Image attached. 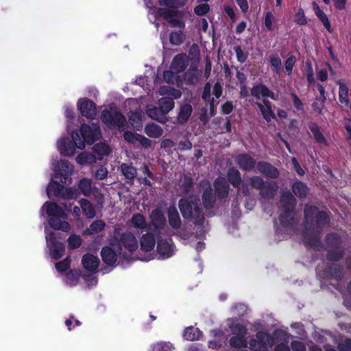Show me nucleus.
I'll list each match as a JSON object with an SVG mask.
<instances>
[{"instance_id": "nucleus-1", "label": "nucleus", "mask_w": 351, "mask_h": 351, "mask_svg": "<svg viewBox=\"0 0 351 351\" xmlns=\"http://www.w3.org/2000/svg\"><path fill=\"white\" fill-rule=\"evenodd\" d=\"M227 181L237 189L243 197L253 195V190L259 192L260 197L266 200L273 199L277 194L278 185L274 180H264L261 176H246L242 180L240 171L234 167L227 170Z\"/></svg>"}, {"instance_id": "nucleus-2", "label": "nucleus", "mask_w": 351, "mask_h": 351, "mask_svg": "<svg viewBox=\"0 0 351 351\" xmlns=\"http://www.w3.org/2000/svg\"><path fill=\"white\" fill-rule=\"evenodd\" d=\"M330 213L328 210H319L315 205L306 204L304 207V230L301 237L303 243L315 251H320L322 243L320 234L330 223Z\"/></svg>"}, {"instance_id": "nucleus-3", "label": "nucleus", "mask_w": 351, "mask_h": 351, "mask_svg": "<svg viewBox=\"0 0 351 351\" xmlns=\"http://www.w3.org/2000/svg\"><path fill=\"white\" fill-rule=\"evenodd\" d=\"M178 207L184 219L192 221L197 226L204 225L205 217L197 195H193L180 199Z\"/></svg>"}, {"instance_id": "nucleus-4", "label": "nucleus", "mask_w": 351, "mask_h": 351, "mask_svg": "<svg viewBox=\"0 0 351 351\" xmlns=\"http://www.w3.org/2000/svg\"><path fill=\"white\" fill-rule=\"evenodd\" d=\"M71 136L73 141L63 137L58 141V149L60 154L71 156L74 154L75 147L80 149L85 148L88 138V125L82 124L80 131L72 133Z\"/></svg>"}, {"instance_id": "nucleus-5", "label": "nucleus", "mask_w": 351, "mask_h": 351, "mask_svg": "<svg viewBox=\"0 0 351 351\" xmlns=\"http://www.w3.org/2000/svg\"><path fill=\"white\" fill-rule=\"evenodd\" d=\"M324 244L327 251L326 255L327 261L339 262L343 258L346 250L342 245V239L338 233L333 232L327 233L324 237Z\"/></svg>"}, {"instance_id": "nucleus-6", "label": "nucleus", "mask_w": 351, "mask_h": 351, "mask_svg": "<svg viewBox=\"0 0 351 351\" xmlns=\"http://www.w3.org/2000/svg\"><path fill=\"white\" fill-rule=\"evenodd\" d=\"M110 245L116 246L119 252L122 251V246L130 252H134L138 248V241L135 236L130 232H123L120 228L114 229Z\"/></svg>"}, {"instance_id": "nucleus-7", "label": "nucleus", "mask_w": 351, "mask_h": 351, "mask_svg": "<svg viewBox=\"0 0 351 351\" xmlns=\"http://www.w3.org/2000/svg\"><path fill=\"white\" fill-rule=\"evenodd\" d=\"M101 121L110 128H117L119 131H123L128 127L125 116L120 111L105 109L101 114Z\"/></svg>"}, {"instance_id": "nucleus-8", "label": "nucleus", "mask_w": 351, "mask_h": 351, "mask_svg": "<svg viewBox=\"0 0 351 351\" xmlns=\"http://www.w3.org/2000/svg\"><path fill=\"white\" fill-rule=\"evenodd\" d=\"M74 171L73 165L68 160H60L55 165V182H60L64 184L71 183V175Z\"/></svg>"}, {"instance_id": "nucleus-9", "label": "nucleus", "mask_w": 351, "mask_h": 351, "mask_svg": "<svg viewBox=\"0 0 351 351\" xmlns=\"http://www.w3.org/2000/svg\"><path fill=\"white\" fill-rule=\"evenodd\" d=\"M91 181L89 180V219L101 213L104 208V196L99 190L91 189Z\"/></svg>"}, {"instance_id": "nucleus-10", "label": "nucleus", "mask_w": 351, "mask_h": 351, "mask_svg": "<svg viewBox=\"0 0 351 351\" xmlns=\"http://www.w3.org/2000/svg\"><path fill=\"white\" fill-rule=\"evenodd\" d=\"M57 237L53 232L45 236L47 246L49 251V255L53 259L57 260L63 256L65 252V245L63 243L57 240Z\"/></svg>"}, {"instance_id": "nucleus-11", "label": "nucleus", "mask_w": 351, "mask_h": 351, "mask_svg": "<svg viewBox=\"0 0 351 351\" xmlns=\"http://www.w3.org/2000/svg\"><path fill=\"white\" fill-rule=\"evenodd\" d=\"M199 186L203 189L202 193V201L204 208L206 210L213 208L217 203V197L214 193L210 182L203 180L200 182Z\"/></svg>"}, {"instance_id": "nucleus-12", "label": "nucleus", "mask_w": 351, "mask_h": 351, "mask_svg": "<svg viewBox=\"0 0 351 351\" xmlns=\"http://www.w3.org/2000/svg\"><path fill=\"white\" fill-rule=\"evenodd\" d=\"M46 209L47 215L52 217H59L62 219L67 217L65 210L69 211L71 208V204L66 202H60V204L47 202L43 206V209Z\"/></svg>"}, {"instance_id": "nucleus-13", "label": "nucleus", "mask_w": 351, "mask_h": 351, "mask_svg": "<svg viewBox=\"0 0 351 351\" xmlns=\"http://www.w3.org/2000/svg\"><path fill=\"white\" fill-rule=\"evenodd\" d=\"M250 94L256 99H260L261 96H262L263 97H269L274 101L278 100V95L263 83L254 84L250 89Z\"/></svg>"}, {"instance_id": "nucleus-14", "label": "nucleus", "mask_w": 351, "mask_h": 351, "mask_svg": "<svg viewBox=\"0 0 351 351\" xmlns=\"http://www.w3.org/2000/svg\"><path fill=\"white\" fill-rule=\"evenodd\" d=\"M235 162L239 167L243 171L250 172L255 167L257 168L256 160L250 154L246 153L239 154L235 158Z\"/></svg>"}, {"instance_id": "nucleus-15", "label": "nucleus", "mask_w": 351, "mask_h": 351, "mask_svg": "<svg viewBox=\"0 0 351 351\" xmlns=\"http://www.w3.org/2000/svg\"><path fill=\"white\" fill-rule=\"evenodd\" d=\"M257 170L263 176L268 179H277L280 176V171L267 161L257 162Z\"/></svg>"}, {"instance_id": "nucleus-16", "label": "nucleus", "mask_w": 351, "mask_h": 351, "mask_svg": "<svg viewBox=\"0 0 351 351\" xmlns=\"http://www.w3.org/2000/svg\"><path fill=\"white\" fill-rule=\"evenodd\" d=\"M214 193L219 199L226 198L230 193V184L222 176L217 178L213 182Z\"/></svg>"}, {"instance_id": "nucleus-17", "label": "nucleus", "mask_w": 351, "mask_h": 351, "mask_svg": "<svg viewBox=\"0 0 351 351\" xmlns=\"http://www.w3.org/2000/svg\"><path fill=\"white\" fill-rule=\"evenodd\" d=\"M94 154L89 153V164L95 163L96 160H101L104 156H108L111 152L110 146L106 143H98L93 145Z\"/></svg>"}, {"instance_id": "nucleus-18", "label": "nucleus", "mask_w": 351, "mask_h": 351, "mask_svg": "<svg viewBox=\"0 0 351 351\" xmlns=\"http://www.w3.org/2000/svg\"><path fill=\"white\" fill-rule=\"evenodd\" d=\"M121 253L117 251L116 246H104L101 250V256L105 264L112 266L117 263L118 256Z\"/></svg>"}, {"instance_id": "nucleus-19", "label": "nucleus", "mask_w": 351, "mask_h": 351, "mask_svg": "<svg viewBox=\"0 0 351 351\" xmlns=\"http://www.w3.org/2000/svg\"><path fill=\"white\" fill-rule=\"evenodd\" d=\"M236 328L238 330V333L230 338V346L234 348H246L247 345L245 339L246 328L239 324L236 326Z\"/></svg>"}, {"instance_id": "nucleus-20", "label": "nucleus", "mask_w": 351, "mask_h": 351, "mask_svg": "<svg viewBox=\"0 0 351 351\" xmlns=\"http://www.w3.org/2000/svg\"><path fill=\"white\" fill-rule=\"evenodd\" d=\"M295 210H281L279 215V221L284 228H293L295 226L298 221L295 217Z\"/></svg>"}, {"instance_id": "nucleus-21", "label": "nucleus", "mask_w": 351, "mask_h": 351, "mask_svg": "<svg viewBox=\"0 0 351 351\" xmlns=\"http://www.w3.org/2000/svg\"><path fill=\"white\" fill-rule=\"evenodd\" d=\"M256 339H252L250 342V348L252 351H268L265 339L268 333L265 331H259L256 333Z\"/></svg>"}, {"instance_id": "nucleus-22", "label": "nucleus", "mask_w": 351, "mask_h": 351, "mask_svg": "<svg viewBox=\"0 0 351 351\" xmlns=\"http://www.w3.org/2000/svg\"><path fill=\"white\" fill-rule=\"evenodd\" d=\"M158 108H154L148 111L147 114L154 118L152 112H155L158 110V109L161 111L163 114H168L175 106L174 100L172 98L167 97H161L158 100Z\"/></svg>"}, {"instance_id": "nucleus-23", "label": "nucleus", "mask_w": 351, "mask_h": 351, "mask_svg": "<svg viewBox=\"0 0 351 351\" xmlns=\"http://www.w3.org/2000/svg\"><path fill=\"white\" fill-rule=\"evenodd\" d=\"M169 226L174 230H178L182 225L181 218L174 204L170 205L167 210Z\"/></svg>"}, {"instance_id": "nucleus-24", "label": "nucleus", "mask_w": 351, "mask_h": 351, "mask_svg": "<svg viewBox=\"0 0 351 351\" xmlns=\"http://www.w3.org/2000/svg\"><path fill=\"white\" fill-rule=\"evenodd\" d=\"M324 274L327 278H333L337 281H341L343 277V269L339 265L331 264L326 266L324 269Z\"/></svg>"}, {"instance_id": "nucleus-25", "label": "nucleus", "mask_w": 351, "mask_h": 351, "mask_svg": "<svg viewBox=\"0 0 351 351\" xmlns=\"http://www.w3.org/2000/svg\"><path fill=\"white\" fill-rule=\"evenodd\" d=\"M188 66V60L184 53H179L173 58L170 69L179 73L184 71Z\"/></svg>"}, {"instance_id": "nucleus-26", "label": "nucleus", "mask_w": 351, "mask_h": 351, "mask_svg": "<svg viewBox=\"0 0 351 351\" xmlns=\"http://www.w3.org/2000/svg\"><path fill=\"white\" fill-rule=\"evenodd\" d=\"M281 210H295L297 200L293 195L289 191L284 192L280 199Z\"/></svg>"}, {"instance_id": "nucleus-27", "label": "nucleus", "mask_w": 351, "mask_h": 351, "mask_svg": "<svg viewBox=\"0 0 351 351\" xmlns=\"http://www.w3.org/2000/svg\"><path fill=\"white\" fill-rule=\"evenodd\" d=\"M312 8L315 12V14L322 22L324 27L327 29V31L331 33L332 32V28L330 24V21L328 16L324 13L323 10H321L319 5L317 3L316 1L312 2Z\"/></svg>"}, {"instance_id": "nucleus-28", "label": "nucleus", "mask_w": 351, "mask_h": 351, "mask_svg": "<svg viewBox=\"0 0 351 351\" xmlns=\"http://www.w3.org/2000/svg\"><path fill=\"white\" fill-rule=\"evenodd\" d=\"M152 223L157 230H162L166 225V219L162 211L158 208L153 210L150 215Z\"/></svg>"}, {"instance_id": "nucleus-29", "label": "nucleus", "mask_w": 351, "mask_h": 351, "mask_svg": "<svg viewBox=\"0 0 351 351\" xmlns=\"http://www.w3.org/2000/svg\"><path fill=\"white\" fill-rule=\"evenodd\" d=\"M157 252L163 258L171 257L173 254V247L166 239H160L157 242Z\"/></svg>"}, {"instance_id": "nucleus-30", "label": "nucleus", "mask_w": 351, "mask_h": 351, "mask_svg": "<svg viewBox=\"0 0 351 351\" xmlns=\"http://www.w3.org/2000/svg\"><path fill=\"white\" fill-rule=\"evenodd\" d=\"M141 248L143 251L150 252L156 245L155 235L152 232H147L140 239Z\"/></svg>"}, {"instance_id": "nucleus-31", "label": "nucleus", "mask_w": 351, "mask_h": 351, "mask_svg": "<svg viewBox=\"0 0 351 351\" xmlns=\"http://www.w3.org/2000/svg\"><path fill=\"white\" fill-rule=\"evenodd\" d=\"M193 112V107L190 104H184L180 105L179 112L177 115V121L180 124L186 123L191 117Z\"/></svg>"}, {"instance_id": "nucleus-32", "label": "nucleus", "mask_w": 351, "mask_h": 351, "mask_svg": "<svg viewBox=\"0 0 351 351\" xmlns=\"http://www.w3.org/2000/svg\"><path fill=\"white\" fill-rule=\"evenodd\" d=\"M293 194L300 199L306 198L309 191L307 185L300 180H297L291 185Z\"/></svg>"}, {"instance_id": "nucleus-33", "label": "nucleus", "mask_w": 351, "mask_h": 351, "mask_svg": "<svg viewBox=\"0 0 351 351\" xmlns=\"http://www.w3.org/2000/svg\"><path fill=\"white\" fill-rule=\"evenodd\" d=\"M339 85V100L341 104L348 106L350 104L349 88L342 80L337 81Z\"/></svg>"}, {"instance_id": "nucleus-34", "label": "nucleus", "mask_w": 351, "mask_h": 351, "mask_svg": "<svg viewBox=\"0 0 351 351\" xmlns=\"http://www.w3.org/2000/svg\"><path fill=\"white\" fill-rule=\"evenodd\" d=\"M308 127L313 134L315 141L321 145H328L327 140L320 131L318 125L315 122L308 123Z\"/></svg>"}, {"instance_id": "nucleus-35", "label": "nucleus", "mask_w": 351, "mask_h": 351, "mask_svg": "<svg viewBox=\"0 0 351 351\" xmlns=\"http://www.w3.org/2000/svg\"><path fill=\"white\" fill-rule=\"evenodd\" d=\"M159 93L160 95L167 96V98H172L173 100L178 99L182 96V92L179 89L168 86H161Z\"/></svg>"}, {"instance_id": "nucleus-36", "label": "nucleus", "mask_w": 351, "mask_h": 351, "mask_svg": "<svg viewBox=\"0 0 351 351\" xmlns=\"http://www.w3.org/2000/svg\"><path fill=\"white\" fill-rule=\"evenodd\" d=\"M120 171L125 178L133 181L137 175L136 169L132 164L122 163L120 165Z\"/></svg>"}, {"instance_id": "nucleus-37", "label": "nucleus", "mask_w": 351, "mask_h": 351, "mask_svg": "<svg viewBox=\"0 0 351 351\" xmlns=\"http://www.w3.org/2000/svg\"><path fill=\"white\" fill-rule=\"evenodd\" d=\"M59 217H53L49 221V224L54 230H60L64 232L70 230V225L68 222L62 221Z\"/></svg>"}, {"instance_id": "nucleus-38", "label": "nucleus", "mask_w": 351, "mask_h": 351, "mask_svg": "<svg viewBox=\"0 0 351 351\" xmlns=\"http://www.w3.org/2000/svg\"><path fill=\"white\" fill-rule=\"evenodd\" d=\"M202 335V332L193 326H189L185 328L183 332V337L188 341H194L199 339Z\"/></svg>"}, {"instance_id": "nucleus-39", "label": "nucleus", "mask_w": 351, "mask_h": 351, "mask_svg": "<svg viewBox=\"0 0 351 351\" xmlns=\"http://www.w3.org/2000/svg\"><path fill=\"white\" fill-rule=\"evenodd\" d=\"M145 132L148 136L157 138L162 136L163 130L159 125L153 123L145 127Z\"/></svg>"}, {"instance_id": "nucleus-40", "label": "nucleus", "mask_w": 351, "mask_h": 351, "mask_svg": "<svg viewBox=\"0 0 351 351\" xmlns=\"http://www.w3.org/2000/svg\"><path fill=\"white\" fill-rule=\"evenodd\" d=\"M160 16H162L169 22V20L176 16H182V12L173 8H160L158 11Z\"/></svg>"}, {"instance_id": "nucleus-41", "label": "nucleus", "mask_w": 351, "mask_h": 351, "mask_svg": "<svg viewBox=\"0 0 351 351\" xmlns=\"http://www.w3.org/2000/svg\"><path fill=\"white\" fill-rule=\"evenodd\" d=\"M256 105L260 110L263 119L267 123H270L271 119H276V115L272 110V108H265L261 103H256Z\"/></svg>"}, {"instance_id": "nucleus-42", "label": "nucleus", "mask_w": 351, "mask_h": 351, "mask_svg": "<svg viewBox=\"0 0 351 351\" xmlns=\"http://www.w3.org/2000/svg\"><path fill=\"white\" fill-rule=\"evenodd\" d=\"M185 39V35L182 30L171 32L169 34V42L172 45L179 46Z\"/></svg>"}, {"instance_id": "nucleus-43", "label": "nucleus", "mask_w": 351, "mask_h": 351, "mask_svg": "<svg viewBox=\"0 0 351 351\" xmlns=\"http://www.w3.org/2000/svg\"><path fill=\"white\" fill-rule=\"evenodd\" d=\"M101 132L99 126L93 125H89V146L101 138Z\"/></svg>"}, {"instance_id": "nucleus-44", "label": "nucleus", "mask_w": 351, "mask_h": 351, "mask_svg": "<svg viewBox=\"0 0 351 351\" xmlns=\"http://www.w3.org/2000/svg\"><path fill=\"white\" fill-rule=\"evenodd\" d=\"M186 0H158L160 5L178 10L186 4Z\"/></svg>"}, {"instance_id": "nucleus-45", "label": "nucleus", "mask_w": 351, "mask_h": 351, "mask_svg": "<svg viewBox=\"0 0 351 351\" xmlns=\"http://www.w3.org/2000/svg\"><path fill=\"white\" fill-rule=\"evenodd\" d=\"M131 223L136 228L143 229L147 227L145 217L141 213H135L132 215Z\"/></svg>"}, {"instance_id": "nucleus-46", "label": "nucleus", "mask_w": 351, "mask_h": 351, "mask_svg": "<svg viewBox=\"0 0 351 351\" xmlns=\"http://www.w3.org/2000/svg\"><path fill=\"white\" fill-rule=\"evenodd\" d=\"M194 182L191 177L185 176L181 184L180 188L184 195H189L193 190Z\"/></svg>"}, {"instance_id": "nucleus-47", "label": "nucleus", "mask_w": 351, "mask_h": 351, "mask_svg": "<svg viewBox=\"0 0 351 351\" xmlns=\"http://www.w3.org/2000/svg\"><path fill=\"white\" fill-rule=\"evenodd\" d=\"M81 271L79 269H72L66 274V283L69 285H75L77 283L80 278L81 277Z\"/></svg>"}, {"instance_id": "nucleus-48", "label": "nucleus", "mask_w": 351, "mask_h": 351, "mask_svg": "<svg viewBox=\"0 0 351 351\" xmlns=\"http://www.w3.org/2000/svg\"><path fill=\"white\" fill-rule=\"evenodd\" d=\"M91 169L94 176L97 180H102L107 177L108 170L104 165H101L95 166V169L93 167Z\"/></svg>"}, {"instance_id": "nucleus-49", "label": "nucleus", "mask_w": 351, "mask_h": 351, "mask_svg": "<svg viewBox=\"0 0 351 351\" xmlns=\"http://www.w3.org/2000/svg\"><path fill=\"white\" fill-rule=\"evenodd\" d=\"M105 227L106 223L103 220L97 219L89 226V234L99 233L104 230Z\"/></svg>"}, {"instance_id": "nucleus-50", "label": "nucleus", "mask_w": 351, "mask_h": 351, "mask_svg": "<svg viewBox=\"0 0 351 351\" xmlns=\"http://www.w3.org/2000/svg\"><path fill=\"white\" fill-rule=\"evenodd\" d=\"M80 207L75 206L73 208V214L79 217L81 214V211L83 212L84 215L88 216V201L82 199L80 201Z\"/></svg>"}, {"instance_id": "nucleus-51", "label": "nucleus", "mask_w": 351, "mask_h": 351, "mask_svg": "<svg viewBox=\"0 0 351 351\" xmlns=\"http://www.w3.org/2000/svg\"><path fill=\"white\" fill-rule=\"evenodd\" d=\"M70 249L78 248L82 244V239L79 235L71 234L67 239Z\"/></svg>"}, {"instance_id": "nucleus-52", "label": "nucleus", "mask_w": 351, "mask_h": 351, "mask_svg": "<svg viewBox=\"0 0 351 351\" xmlns=\"http://www.w3.org/2000/svg\"><path fill=\"white\" fill-rule=\"evenodd\" d=\"M294 22L299 25H305L307 24V19L302 8H300L295 13Z\"/></svg>"}, {"instance_id": "nucleus-53", "label": "nucleus", "mask_w": 351, "mask_h": 351, "mask_svg": "<svg viewBox=\"0 0 351 351\" xmlns=\"http://www.w3.org/2000/svg\"><path fill=\"white\" fill-rule=\"evenodd\" d=\"M79 192L73 188H64L61 197L65 199H71L77 197Z\"/></svg>"}, {"instance_id": "nucleus-54", "label": "nucleus", "mask_w": 351, "mask_h": 351, "mask_svg": "<svg viewBox=\"0 0 351 351\" xmlns=\"http://www.w3.org/2000/svg\"><path fill=\"white\" fill-rule=\"evenodd\" d=\"M77 109L82 116L88 118V100L86 98H81L78 100Z\"/></svg>"}, {"instance_id": "nucleus-55", "label": "nucleus", "mask_w": 351, "mask_h": 351, "mask_svg": "<svg viewBox=\"0 0 351 351\" xmlns=\"http://www.w3.org/2000/svg\"><path fill=\"white\" fill-rule=\"evenodd\" d=\"M297 61L296 57L294 55L289 56L285 62V67L288 75L292 73L293 68Z\"/></svg>"}, {"instance_id": "nucleus-56", "label": "nucleus", "mask_w": 351, "mask_h": 351, "mask_svg": "<svg viewBox=\"0 0 351 351\" xmlns=\"http://www.w3.org/2000/svg\"><path fill=\"white\" fill-rule=\"evenodd\" d=\"M269 63L272 68L273 71L278 72L280 69L282 62L278 55H272L269 58Z\"/></svg>"}, {"instance_id": "nucleus-57", "label": "nucleus", "mask_w": 351, "mask_h": 351, "mask_svg": "<svg viewBox=\"0 0 351 351\" xmlns=\"http://www.w3.org/2000/svg\"><path fill=\"white\" fill-rule=\"evenodd\" d=\"M99 262L97 256L89 254V273H95L98 270Z\"/></svg>"}, {"instance_id": "nucleus-58", "label": "nucleus", "mask_w": 351, "mask_h": 351, "mask_svg": "<svg viewBox=\"0 0 351 351\" xmlns=\"http://www.w3.org/2000/svg\"><path fill=\"white\" fill-rule=\"evenodd\" d=\"M71 265V258L67 256L64 260L55 264L56 269L60 272H63L69 269Z\"/></svg>"}, {"instance_id": "nucleus-59", "label": "nucleus", "mask_w": 351, "mask_h": 351, "mask_svg": "<svg viewBox=\"0 0 351 351\" xmlns=\"http://www.w3.org/2000/svg\"><path fill=\"white\" fill-rule=\"evenodd\" d=\"M173 346L170 343L159 342L153 346L152 351H172Z\"/></svg>"}, {"instance_id": "nucleus-60", "label": "nucleus", "mask_w": 351, "mask_h": 351, "mask_svg": "<svg viewBox=\"0 0 351 351\" xmlns=\"http://www.w3.org/2000/svg\"><path fill=\"white\" fill-rule=\"evenodd\" d=\"M210 10V6L207 3H202L194 8V13L197 16H204Z\"/></svg>"}, {"instance_id": "nucleus-61", "label": "nucleus", "mask_w": 351, "mask_h": 351, "mask_svg": "<svg viewBox=\"0 0 351 351\" xmlns=\"http://www.w3.org/2000/svg\"><path fill=\"white\" fill-rule=\"evenodd\" d=\"M234 49L236 53L237 61L240 63L245 62L248 57L247 53H244L240 45L234 47Z\"/></svg>"}, {"instance_id": "nucleus-62", "label": "nucleus", "mask_w": 351, "mask_h": 351, "mask_svg": "<svg viewBox=\"0 0 351 351\" xmlns=\"http://www.w3.org/2000/svg\"><path fill=\"white\" fill-rule=\"evenodd\" d=\"M326 99H320L318 97H315V101L312 104V107L314 111L318 114H321L324 108V104Z\"/></svg>"}, {"instance_id": "nucleus-63", "label": "nucleus", "mask_w": 351, "mask_h": 351, "mask_svg": "<svg viewBox=\"0 0 351 351\" xmlns=\"http://www.w3.org/2000/svg\"><path fill=\"white\" fill-rule=\"evenodd\" d=\"M290 95L292 99L293 105L294 108L298 110H303L304 104L302 101V100L298 97V96L294 92H291L290 93Z\"/></svg>"}, {"instance_id": "nucleus-64", "label": "nucleus", "mask_w": 351, "mask_h": 351, "mask_svg": "<svg viewBox=\"0 0 351 351\" xmlns=\"http://www.w3.org/2000/svg\"><path fill=\"white\" fill-rule=\"evenodd\" d=\"M274 15L271 12H267L265 14L264 25L266 29L271 31L274 29L272 21L274 20Z\"/></svg>"}]
</instances>
